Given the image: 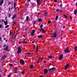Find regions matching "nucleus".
Wrapping results in <instances>:
<instances>
[{
  "mask_svg": "<svg viewBox=\"0 0 77 77\" xmlns=\"http://www.w3.org/2000/svg\"><path fill=\"white\" fill-rule=\"evenodd\" d=\"M15 35L13 36V39L14 40H15V38H16V37H17V33H15Z\"/></svg>",
  "mask_w": 77,
  "mask_h": 77,
  "instance_id": "obj_10",
  "label": "nucleus"
},
{
  "mask_svg": "<svg viewBox=\"0 0 77 77\" xmlns=\"http://www.w3.org/2000/svg\"><path fill=\"white\" fill-rule=\"evenodd\" d=\"M29 16H27L26 17V21H29Z\"/></svg>",
  "mask_w": 77,
  "mask_h": 77,
  "instance_id": "obj_22",
  "label": "nucleus"
},
{
  "mask_svg": "<svg viewBox=\"0 0 77 77\" xmlns=\"http://www.w3.org/2000/svg\"><path fill=\"white\" fill-rule=\"evenodd\" d=\"M48 58H50V59H51L52 58V56L51 55H48Z\"/></svg>",
  "mask_w": 77,
  "mask_h": 77,
  "instance_id": "obj_26",
  "label": "nucleus"
},
{
  "mask_svg": "<svg viewBox=\"0 0 77 77\" xmlns=\"http://www.w3.org/2000/svg\"><path fill=\"white\" fill-rule=\"evenodd\" d=\"M59 23H60V24H62L63 23V20L62 19H61L59 20Z\"/></svg>",
  "mask_w": 77,
  "mask_h": 77,
  "instance_id": "obj_9",
  "label": "nucleus"
},
{
  "mask_svg": "<svg viewBox=\"0 0 77 77\" xmlns=\"http://www.w3.org/2000/svg\"><path fill=\"white\" fill-rule=\"evenodd\" d=\"M63 58V54H61L59 57V60H62V58Z\"/></svg>",
  "mask_w": 77,
  "mask_h": 77,
  "instance_id": "obj_11",
  "label": "nucleus"
},
{
  "mask_svg": "<svg viewBox=\"0 0 77 77\" xmlns=\"http://www.w3.org/2000/svg\"><path fill=\"white\" fill-rule=\"evenodd\" d=\"M38 50H38V48H37V49L36 50V53H38Z\"/></svg>",
  "mask_w": 77,
  "mask_h": 77,
  "instance_id": "obj_48",
  "label": "nucleus"
},
{
  "mask_svg": "<svg viewBox=\"0 0 77 77\" xmlns=\"http://www.w3.org/2000/svg\"><path fill=\"white\" fill-rule=\"evenodd\" d=\"M23 37H24V38H25V37H26V35H23Z\"/></svg>",
  "mask_w": 77,
  "mask_h": 77,
  "instance_id": "obj_50",
  "label": "nucleus"
},
{
  "mask_svg": "<svg viewBox=\"0 0 77 77\" xmlns=\"http://www.w3.org/2000/svg\"><path fill=\"white\" fill-rule=\"evenodd\" d=\"M9 65H10V66H13V64H9Z\"/></svg>",
  "mask_w": 77,
  "mask_h": 77,
  "instance_id": "obj_35",
  "label": "nucleus"
},
{
  "mask_svg": "<svg viewBox=\"0 0 77 77\" xmlns=\"http://www.w3.org/2000/svg\"><path fill=\"white\" fill-rule=\"evenodd\" d=\"M1 21L2 22H3L4 21V20H3V19H2V21Z\"/></svg>",
  "mask_w": 77,
  "mask_h": 77,
  "instance_id": "obj_56",
  "label": "nucleus"
},
{
  "mask_svg": "<svg viewBox=\"0 0 77 77\" xmlns=\"http://www.w3.org/2000/svg\"><path fill=\"white\" fill-rule=\"evenodd\" d=\"M56 69V68L55 67H52L51 69H50L48 70V71L49 72H51V71H54Z\"/></svg>",
  "mask_w": 77,
  "mask_h": 77,
  "instance_id": "obj_5",
  "label": "nucleus"
},
{
  "mask_svg": "<svg viewBox=\"0 0 77 77\" xmlns=\"http://www.w3.org/2000/svg\"><path fill=\"white\" fill-rule=\"evenodd\" d=\"M35 23H36V21L35 20H34L33 22V24H35Z\"/></svg>",
  "mask_w": 77,
  "mask_h": 77,
  "instance_id": "obj_51",
  "label": "nucleus"
},
{
  "mask_svg": "<svg viewBox=\"0 0 77 77\" xmlns=\"http://www.w3.org/2000/svg\"><path fill=\"white\" fill-rule=\"evenodd\" d=\"M4 50L5 51H9V49H8V46H7L5 48H4Z\"/></svg>",
  "mask_w": 77,
  "mask_h": 77,
  "instance_id": "obj_8",
  "label": "nucleus"
},
{
  "mask_svg": "<svg viewBox=\"0 0 77 77\" xmlns=\"http://www.w3.org/2000/svg\"><path fill=\"white\" fill-rule=\"evenodd\" d=\"M43 36L42 35H40L38 36V38H43Z\"/></svg>",
  "mask_w": 77,
  "mask_h": 77,
  "instance_id": "obj_18",
  "label": "nucleus"
},
{
  "mask_svg": "<svg viewBox=\"0 0 77 77\" xmlns=\"http://www.w3.org/2000/svg\"><path fill=\"white\" fill-rule=\"evenodd\" d=\"M1 0H0V6L2 5V4H3V2H4L3 0H2L1 1Z\"/></svg>",
  "mask_w": 77,
  "mask_h": 77,
  "instance_id": "obj_16",
  "label": "nucleus"
},
{
  "mask_svg": "<svg viewBox=\"0 0 77 77\" xmlns=\"http://www.w3.org/2000/svg\"><path fill=\"white\" fill-rule=\"evenodd\" d=\"M36 46H37L36 48H37L38 49V45H37Z\"/></svg>",
  "mask_w": 77,
  "mask_h": 77,
  "instance_id": "obj_59",
  "label": "nucleus"
},
{
  "mask_svg": "<svg viewBox=\"0 0 77 77\" xmlns=\"http://www.w3.org/2000/svg\"><path fill=\"white\" fill-rule=\"evenodd\" d=\"M63 15L64 17H65L66 18H68V17H66V15Z\"/></svg>",
  "mask_w": 77,
  "mask_h": 77,
  "instance_id": "obj_38",
  "label": "nucleus"
},
{
  "mask_svg": "<svg viewBox=\"0 0 77 77\" xmlns=\"http://www.w3.org/2000/svg\"><path fill=\"white\" fill-rule=\"evenodd\" d=\"M66 66L67 67H69V64H68L66 65Z\"/></svg>",
  "mask_w": 77,
  "mask_h": 77,
  "instance_id": "obj_27",
  "label": "nucleus"
},
{
  "mask_svg": "<svg viewBox=\"0 0 77 77\" xmlns=\"http://www.w3.org/2000/svg\"><path fill=\"white\" fill-rule=\"evenodd\" d=\"M38 15H41L42 14H41V13L40 12H38Z\"/></svg>",
  "mask_w": 77,
  "mask_h": 77,
  "instance_id": "obj_44",
  "label": "nucleus"
},
{
  "mask_svg": "<svg viewBox=\"0 0 77 77\" xmlns=\"http://www.w3.org/2000/svg\"><path fill=\"white\" fill-rule=\"evenodd\" d=\"M17 69H18V68L17 67H16L15 68V69H14V71H17Z\"/></svg>",
  "mask_w": 77,
  "mask_h": 77,
  "instance_id": "obj_30",
  "label": "nucleus"
},
{
  "mask_svg": "<svg viewBox=\"0 0 77 77\" xmlns=\"http://www.w3.org/2000/svg\"><path fill=\"white\" fill-rule=\"evenodd\" d=\"M2 40V37H0V41H1Z\"/></svg>",
  "mask_w": 77,
  "mask_h": 77,
  "instance_id": "obj_64",
  "label": "nucleus"
},
{
  "mask_svg": "<svg viewBox=\"0 0 77 77\" xmlns=\"http://www.w3.org/2000/svg\"><path fill=\"white\" fill-rule=\"evenodd\" d=\"M60 13H62V10H60Z\"/></svg>",
  "mask_w": 77,
  "mask_h": 77,
  "instance_id": "obj_52",
  "label": "nucleus"
},
{
  "mask_svg": "<svg viewBox=\"0 0 77 77\" xmlns=\"http://www.w3.org/2000/svg\"><path fill=\"white\" fill-rule=\"evenodd\" d=\"M70 51V49H69V48H66V49L64 50V52L65 53H69Z\"/></svg>",
  "mask_w": 77,
  "mask_h": 77,
  "instance_id": "obj_2",
  "label": "nucleus"
},
{
  "mask_svg": "<svg viewBox=\"0 0 77 77\" xmlns=\"http://www.w3.org/2000/svg\"><path fill=\"white\" fill-rule=\"evenodd\" d=\"M15 22H14V23L12 25V26L14 25V24H15Z\"/></svg>",
  "mask_w": 77,
  "mask_h": 77,
  "instance_id": "obj_60",
  "label": "nucleus"
},
{
  "mask_svg": "<svg viewBox=\"0 0 77 77\" xmlns=\"http://www.w3.org/2000/svg\"><path fill=\"white\" fill-rule=\"evenodd\" d=\"M16 12L17 13V9H16V10H14L15 14H16Z\"/></svg>",
  "mask_w": 77,
  "mask_h": 77,
  "instance_id": "obj_29",
  "label": "nucleus"
},
{
  "mask_svg": "<svg viewBox=\"0 0 77 77\" xmlns=\"http://www.w3.org/2000/svg\"><path fill=\"white\" fill-rule=\"evenodd\" d=\"M47 14V12H45L44 14V16H45L46 14Z\"/></svg>",
  "mask_w": 77,
  "mask_h": 77,
  "instance_id": "obj_36",
  "label": "nucleus"
},
{
  "mask_svg": "<svg viewBox=\"0 0 77 77\" xmlns=\"http://www.w3.org/2000/svg\"><path fill=\"white\" fill-rule=\"evenodd\" d=\"M66 66V67L64 68V69H65V70H66V69H68V68L66 66Z\"/></svg>",
  "mask_w": 77,
  "mask_h": 77,
  "instance_id": "obj_34",
  "label": "nucleus"
},
{
  "mask_svg": "<svg viewBox=\"0 0 77 77\" xmlns=\"http://www.w3.org/2000/svg\"><path fill=\"white\" fill-rule=\"evenodd\" d=\"M74 48L75 49L74 50V51H76L77 50V46H75L74 47Z\"/></svg>",
  "mask_w": 77,
  "mask_h": 77,
  "instance_id": "obj_21",
  "label": "nucleus"
},
{
  "mask_svg": "<svg viewBox=\"0 0 77 77\" xmlns=\"http://www.w3.org/2000/svg\"><path fill=\"white\" fill-rule=\"evenodd\" d=\"M17 17V14H14L13 16L12 17V20H14L15 18H16Z\"/></svg>",
  "mask_w": 77,
  "mask_h": 77,
  "instance_id": "obj_15",
  "label": "nucleus"
},
{
  "mask_svg": "<svg viewBox=\"0 0 77 77\" xmlns=\"http://www.w3.org/2000/svg\"><path fill=\"white\" fill-rule=\"evenodd\" d=\"M58 17H59L58 16H56V18H55V21H57V20L58 19Z\"/></svg>",
  "mask_w": 77,
  "mask_h": 77,
  "instance_id": "obj_19",
  "label": "nucleus"
},
{
  "mask_svg": "<svg viewBox=\"0 0 77 77\" xmlns=\"http://www.w3.org/2000/svg\"><path fill=\"white\" fill-rule=\"evenodd\" d=\"M4 23L5 25V26L8 25V22H6V21H4Z\"/></svg>",
  "mask_w": 77,
  "mask_h": 77,
  "instance_id": "obj_20",
  "label": "nucleus"
},
{
  "mask_svg": "<svg viewBox=\"0 0 77 77\" xmlns=\"http://www.w3.org/2000/svg\"><path fill=\"white\" fill-rule=\"evenodd\" d=\"M11 2H8V5H11Z\"/></svg>",
  "mask_w": 77,
  "mask_h": 77,
  "instance_id": "obj_49",
  "label": "nucleus"
},
{
  "mask_svg": "<svg viewBox=\"0 0 77 77\" xmlns=\"http://www.w3.org/2000/svg\"><path fill=\"white\" fill-rule=\"evenodd\" d=\"M18 49V51H17V53L18 54H20V53L21 52V46L18 47L17 48Z\"/></svg>",
  "mask_w": 77,
  "mask_h": 77,
  "instance_id": "obj_1",
  "label": "nucleus"
},
{
  "mask_svg": "<svg viewBox=\"0 0 77 77\" xmlns=\"http://www.w3.org/2000/svg\"><path fill=\"white\" fill-rule=\"evenodd\" d=\"M7 57H6V55H4L3 56H2V60H5V59H6V58H7Z\"/></svg>",
  "mask_w": 77,
  "mask_h": 77,
  "instance_id": "obj_12",
  "label": "nucleus"
},
{
  "mask_svg": "<svg viewBox=\"0 0 77 77\" xmlns=\"http://www.w3.org/2000/svg\"><path fill=\"white\" fill-rule=\"evenodd\" d=\"M9 25H7L5 26V28H8L9 27Z\"/></svg>",
  "mask_w": 77,
  "mask_h": 77,
  "instance_id": "obj_41",
  "label": "nucleus"
},
{
  "mask_svg": "<svg viewBox=\"0 0 77 77\" xmlns=\"http://www.w3.org/2000/svg\"><path fill=\"white\" fill-rule=\"evenodd\" d=\"M54 2H57V0H54Z\"/></svg>",
  "mask_w": 77,
  "mask_h": 77,
  "instance_id": "obj_57",
  "label": "nucleus"
},
{
  "mask_svg": "<svg viewBox=\"0 0 77 77\" xmlns=\"http://www.w3.org/2000/svg\"><path fill=\"white\" fill-rule=\"evenodd\" d=\"M29 3H26V6L27 7H29Z\"/></svg>",
  "mask_w": 77,
  "mask_h": 77,
  "instance_id": "obj_37",
  "label": "nucleus"
},
{
  "mask_svg": "<svg viewBox=\"0 0 77 77\" xmlns=\"http://www.w3.org/2000/svg\"><path fill=\"white\" fill-rule=\"evenodd\" d=\"M48 71L47 69H44V74H47Z\"/></svg>",
  "mask_w": 77,
  "mask_h": 77,
  "instance_id": "obj_7",
  "label": "nucleus"
},
{
  "mask_svg": "<svg viewBox=\"0 0 77 77\" xmlns=\"http://www.w3.org/2000/svg\"><path fill=\"white\" fill-rule=\"evenodd\" d=\"M24 72H25V71H23L21 73H22V74H24Z\"/></svg>",
  "mask_w": 77,
  "mask_h": 77,
  "instance_id": "obj_47",
  "label": "nucleus"
},
{
  "mask_svg": "<svg viewBox=\"0 0 77 77\" xmlns=\"http://www.w3.org/2000/svg\"><path fill=\"white\" fill-rule=\"evenodd\" d=\"M74 13L75 15H76V14L77 13V11L76 10H75Z\"/></svg>",
  "mask_w": 77,
  "mask_h": 77,
  "instance_id": "obj_24",
  "label": "nucleus"
},
{
  "mask_svg": "<svg viewBox=\"0 0 77 77\" xmlns=\"http://www.w3.org/2000/svg\"><path fill=\"white\" fill-rule=\"evenodd\" d=\"M14 71V73H15V74L17 73V70H16Z\"/></svg>",
  "mask_w": 77,
  "mask_h": 77,
  "instance_id": "obj_45",
  "label": "nucleus"
},
{
  "mask_svg": "<svg viewBox=\"0 0 77 77\" xmlns=\"http://www.w3.org/2000/svg\"><path fill=\"white\" fill-rule=\"evenodd\" d=\"M40 31H42L43 33H45V30L44 29V28H42L40 29Z\"/></svg>",
  "mask_w": 77,
  "mask_h": 77,
  "instance_id": "obj_13",
  "label": "nucleus"
},
{
  "mask_svg": "<svg viewBox=\"0 0 77 77\" xmlns=\"http://www.w3.org/2000/svg\"><path fill=\"white\" fill-rule=\"evenodd\" d=\"M58 35H59V36H60V32H59L58 33Z\"/></svg>",
  "mask_w": 77,
  "mask_h": 77,
  "instance_id": "obj_42",
  "label": "nucleus"
},
{
  "mask_svg": "<svg viewBox=\"0 0 77 77\" xmlns=\"http://www.w3.org/2000/svg\"><path fill=\"white\" fill-rule=\"evenodd\" d=\"M44 77V76H42V75H40L39 77Z\"/></svg>",
  "mask_w": 77,
  "mask_h": 77,
  "instance_id": "obj_61",
  "label": "nucleus"
},
{
  "mask_svg": "<svg viewBox=\"0 0 77 77\" xmlns=\"http://www.w3.org/2000/svg\"><path fill=\"white\" fill-rule=\"evenodd\" d=\"M44 55L42 56V58L41 59V60H42L43 59H44Z\"/></svg>",
  "mask_w": 77,
  "mask_h": 77,
  "instance_id": "obj_33",
  "label": "nucleus"
},
{
  "mask_svg": "<svg viewBox=\"0 0 77 77\" xmlns=\"http://www.w3.org/2000/svg\"><path fill=\"white\" fill-rule=\"evenodd\" d=\"M60 6L61 7H62V6H63L62 3H60Z\"/></svg>",
  "mask_w": 77,
  "mask_h": 77,
  "instance_id": "obj_43",
  "label": "nucleus"
},
{
  "mask_svg": "<svg viewBox=\"0 0 77 77\" xmlns=\"http://www.w3.org/2000/svg\"><path fill=\"white\" fill-rule=\"evenodd\" d=\"M27 54L28 55H30V52H27Z\"/></svg>",
  "mask_w": 77,
  "mask_h": 77,
  "instance_id": "obj_40",
  "label": "nucleus"
},
{
  "mask_svg": "<svg viewBox=\"0 0 77 77\" xmlns=\"http://www.w3.org/2000/svg\"><path fill=\"white\" fill-rule=\"evenodd\" d=\"M11 75H9L8 76V77H11Z\"/></svg>",
  "mask_w": 77,
  "mask_h": 77,
  "instance_id": "obj_58",
  "label": "nucleus"
},
{
  "mask_svg": "<svg viewBox=\"0 0 77 77\" xmlns=\"http://www.w3.org/2000/svg\"><path fill=\"white\" fill-rule=\"evenodd\" d=\"M54 26H56V23H54Z\"/></svg>",
  "mask_w": 77,
  "mask_h": 77,
  "instance_id": "obj_63",
  "label": "nucleus"
},
{
  "mask_svg": "<svg viewBox=\"0 0 77 77\" xmlns=\"http://www.w3.org/2000/svg\"><path fill=\"white\" fill-rule=\"evenodd\" d=\"M34 1H36V0H33ZM40 0H37L36 2L37 3V6H39V5H41V2H40Z\"/></svg>",
  "mask_w": 77,
  "mask_h": 77,
  "instance_id": "obj_6",
  "label": "nucleus"
},
{
  "mask_svg": "<svg viewBox=\"0 0 77 77\" xmlns=\"http://www.w3.org/2000/svg\"><path fill=\"white\" fill-rule=\"evenodd\" d=\"M22 42H24V43H25V44H26V43H27V42H26V41L24 40H23L22 41Z\"/></svg>",
  "mask_w": 77,
  "mask_h": 77,
  "instance_id": "obj_28",
  "label": "nucleus"
},
{
  "mask_svg": "<svg viewBox=\"0 0 77 77\" xmlns=\"http://www.w3.org/2000/svg\"><path fill=\"white\" fill-rule=\"evenodd\" d=\"M2 25L0 24V28H2Z\"/></svg>",
  "mask_w": 77,
  "mask_h": 77,
  "instance_id": "obj_46",
  "label": "nucleus"
},
{
  "mask_svg": "<svg viewBox=\"0 0 77 77\" xmlns=\"http://www.w3.org/2000/svg\"><path fill=\"white\" fill-rule=\"evenodd\" d=\"M20 63L22 64L23 65H25V62H24V61L22 59H21L20 60Z\"/></svg>",
  "mask_w": 77,
  "mask_h": 77,
  "instance_id": "obj_4",
  "label": "nucleus"
},
{
  "mask_svg": "<svg viewBox=\"0 0 77 77\" xmlns=\"http://www.w3.org/2000/svg\"><path fill=\"white\" fill-rule=\"evenodd\" d=\"M35 30H33L31 34V35L32 36H33V35H34V33H35Z\"/></svg>",
  "mask_w": 77,
  "mask_h": 77,
  "instance_id": "obj_14",
  "label": "nucleus"
},
{
  "mask_svg": "<svg viewBox=\"0 0 77 77\" xmlns=\"http://www.w3.org/2000/svg\"><path fill=\"white\" fill-rule=\"evenodd\" d=\"M11 11V8H10L9 9L8 12H9Z\"/></svg>",
  "mask_w": 77,
  "mask_h": 77,
  "instance_id": "obj_54",
  "label": "nucleus"
},
{
  "mask_svg": "<svg viewBox=\"0 0 77 77\" xmlns=\"http://www.w3.org/2000/svg\"><path fill=\"white\" fill-rule=\"evenodd\" d=\"M70 18L71 20H72V17H71V16H70Z\"/></svg>",
  "mask_w": 77,
  "mask_h": 77,
  "instance_id": "obj_62",
  "label": "nucleus"
},
{
  "mask_svg": "<svg viewBox=\"0 0 77 77\" xmlns=\"http://www.w3.org/2000/svg\"><path fill=\"white\" fill-rule=\"evenodd\" d=\"M13 3H14V2L12 1H11V4H12V5H13Z\"/></svg>",
  "mask_w": 77,
  "mask_h": 77,
  "instance_id": "obj_55",
  "label": "nucleus"
},
{
  "mask_svg": "<svg viewBox=\"0 0 77 77\" xmlns=\"http://www.w3.org/2000/svg\"><path fill=\"white\" fill-rule=\"evenodd\" d=\"M30 68H34L33 67V65L32 64L30 66Z\"/></svg>",
  "mask_w": 77,
  "mask_h": 77,
  "instance_id": "obj_25",
  "label": "nucleus"
},
{
  "mask_svg": "<svg viewBox=\"0 0 77 77\" xmlns=\"http://www.w3.org/2000/svg\"><path fill=\"white\" fill-rule=\"evenodd\" d=\"M14 7L15 9H17V8H16V4H15V2H14Z\"/></svg>",
  "mask_w": 77,
  "mask_h": 77,
  "instance_id": "obj_23",
  "label": "nucleus"
},
{
  "mask_svg": "<svg viewBox=\"0 0 77 77\" xmlns=\"http://www.w3.org/2000/svg\"><path fill=\"white\" fill-rule=\"evenodd\" d=\"M38 22H42V19L41 18H39L38 19Z\"/></svg>",
  "mask_w": 77,
  "mask_h": 77,
  "instance_id": "obj_17",
  "label": "nucleus"
},
{
  "mask_svg": "<svg viewBox=\"0 0 77 77\" xmlns=\"http://www.w3.org/2000/svg\"><path fill=\"white\" fill-rule=\"evenodd\" d=\"M48 23H49V24H50V23H51V21H50V20H49L48 21Z\"/></svg>",
  "mask_w": 77,
  "mask_h": 77,
  "instance_id": "obj_31",
  "label": "nucleus"
},
{
  "mask_svg": "<svg viewBox=\"0 0 77 77\" xmlns=\"http://www.w3.org/2000/svg\"><path fill=\"white\" fill-rule=\"evenodd\" d=\"M52 35L54 38H56L57 36V33L56 32H54L53 33H52Z\"/></svg>",
  "mask_w": 77,
  "mask_h": 77,
  "instance_id": "obj_3",
  "label": "nucleus"
},
{
  "mask_svg": "<svg viewBox=\"0 0 77 77\" xmlns=\"http://www.w3.org/2000/svg\"><path fill=\"white\" fill-rule=\"evenodd\" d=\"M59 11H60L59 9L58 8H57L56 10V12H59Z\"/></svg>",
  "mask_w": 77,
  "mask_h": 77,
  "instance_id": "obj_39",
  "label": "nucleus"
},
{
  "mask_svg": "<svg viewBox=\"0 0 77 77\" xmlns=\"http://www.w3.org/2000/svg\"><path fill=\"white\" fill-rule=\"evenodd\" d=\"M40 27L41 28H42V27H43V25L42 24H41L40 26Z\"/></svg>",
  "mask_w": 77,
  "mask_h": 77,
  "instance_id": "obj_32",
  "label": "nucleus"
},
{
  "mask_svg": "<svg viewBox=\"0 0 77 77\" xmlns=\"http://www.w3.org/2000/svg\"><path fill=\"white\" fill-rule=\"evenodd\" d=\"M11 17V14H9L8 16V18H10Z\"/></svg>",
  "mask_w": 77,
  "mask_h": 77,
  "instance_id": "obj_53",
  "label": "nucleus"
}]
</instances>
